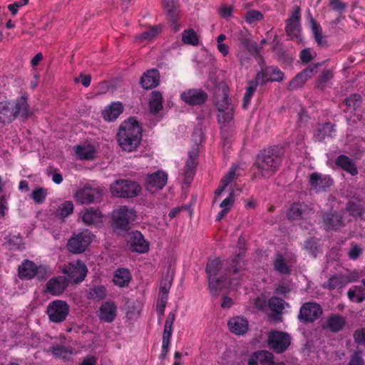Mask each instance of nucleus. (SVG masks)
<instances>
[{
	"mask_svg": "<svg viewBox=\"0 0 365 365\" xmlns=\"http://www.w3.org/2000/svg\"><path fill=\"white\" fill-rule=\"evenodd\" d=\"M245 263L243 256L236 255L227 268L223 271V262L220 258L210 259L206 266V273L209 279V288L212 295H217L218 291L225 287V282L229 281L230 287H235L238 282L235 281L245 273Z\"/></svg>",
	"mask_w": 365,
	"mask_h": 365,
	"instance_id": "f257e3e1",
	"label": "nucleus"
},
{
	"mask_svg": "<svg viewBox=\"0 0 365 365\" xmlns=\"http://www.w3.org/2000/svg\"><path fill=\"white\" fill-rule=\"evenodd\" d=\"M142 139V128L134 118L125 120L120 126L117 133L119 146L125 151L135 150Z\"/></svg>",
	"mask_w": 365,
	"mask_h": 365,
	"instance_id": "f03ea898",
	"label": "nucleus"
},
{
	"mask_svg": "<svg viewBox=\"0 0 365 365\" xmlns=\"http://www.w3.org/2000/svg\"><path fill=\"white\" fill-rule=\"evenodd\" d=\"M282 154V148L278 146L264 150L257 155L255 163L257 169L256 173L263 178L272 176L281 164Z\"/></svg>",
	"mask_w": 365,
	"mask_h": 365,
	"instance_id": "7ed1b4c3",
	"label": "nucleus"
},
{
	"mask_svg": "<svg viewBox=\"0 0 365 365\" xmlns=\"http://www.w3.org/2000/svg\"><path fill=\"white\" fill-rule=\"evenodd\" d=\"M18 115L23 117L29 115L27 98L21 96L16 102L9 101H0V123L3 124L11 123Z\"/></svg>",
	"mask_w": 365,
	"mask_h": 365,
	"instance_id": "20e7f679",
	"label": "nucleus"
},
{
	"mask_svg": "<svg viewBox=\"0 0 365 365\" xmlns=\"http://www.w3.org/2000/svg\"><path fill=\"white\" fill-rule=\"evenodd\" d=\"M136 212L127 206H120L112 213L113 228L115 232L127 230L131 222L136 219Z\"/></svg>",
	"mask_w": 365,
	"mask_h": 365,
	"instance_id": "39448f33",
	"label": "nucleus"
},
{
	"mask_svg": "<svg viewBox=\"0 0 365 365\" xmlns=\"http://www.w3.org/2000/svg\"><path fill=\"white\" fill-rule=\"evenodd\" d=\"M110 190L114 196L132 198L140 192L141 187L138 182L132 180H117L111 184Z\"/></svg>",
	"mask_w": 365,
	"mask_h": 365,
	"instance_id": "423d86ee",
	"label": "nucleus"
},
{
	"mask_svg": "<svg viewBox=\"0 0 365 365\" xmlns=\"http://www.w3.org/2000/svg\"><path fill=\"white\" fill-rule=\"evenodd\" d=\"M70 312V307L66 302L56 299L50 302L46 309L49 320L53 323L64 322Z\"/></svg>",
	"mask_w": 365,
	"mask_h": 365,
	"instance_id": "0eeeda50",
	"label": "nucleus"
},
{
	"mask_svg": "<svg viewBox=\"0 0 365 365\" xmlns=\"http://www.w3.org/2000/svg\"><path fill=\"white\" fill-rule=\"evenodd\" d=\"M291 341V336L287 333L273 331L268 336L267 345L274 352L282 354L290 346Z\"/></svg>",
	"mask_w": 365,
	"mask_h": 365,
	"instance_id": "6e6552de",
	"label": "nucleus"
},
{
	"mask_svg": "<svg viewBox=\"0 0 365 365\" xmlns=\"http://www.w3.org/2000/svg\"><path fill=\"white\" fill-rule=\"evenodd\" d=\"M94 235L88 230L74 235L68 242V250L74 254L82 253L92 242Z\"/></svg>",
	"mask_w": 365,
	"mask_h": 365,
	"instance_id": "1a4fd4ad",
	"label": "nucleus"
},
{
	"mask_svg": "<svg viewBox=\"0 0 365 365\" xmlns=\"http://www.w3.org/2000/svg\"><path fill=\"white\" fill-rule=\"evenodd\" d=\"M101 195L99 188L92 187L91 184L87 183L76 191L73 197L76 202L83 205L94 202L100 198Z\"/></svg>",
	"mask_w": 365,
	"mask_h": 365,
	"instance_id": "9d476101",
	"label": "nucleus"
},
{
	"mask_svg": "<svg viewBox=\"0 0 365 365\" xmlns=\"http://www.w3.org/2000/svg\"><path fill=\"white\" fill-rule=\"evenodd\" d=\"M301 11L299 7L294 8L292 16L287 20L286 25V32L291 39L296 41L298 43L302 42L301 36Z\"/></svg>",
	"mask_w": 365,
	"mask_h": 365,
	"instance_id": "9b49d317",
	"label": "nucleus"
},
{
	"mask_svg": "<svg viewBox=\"0 0 365 365\" xmlns=\"http://www.w3.org/2000/svg\"><path fill=\"white\" fill-rule=\"evenodd\" d=\"M87 272L86 264L79 260L71 262L63 269V272L67 275L68 280L73 283L83 281L87 274Z\"/></svg>",
	"mask_w": 365,
	"mask_h": 365,
	"instance_id": "f8f14e48",
	"label": "nucleus"
},
{
	"mask_svg": "<svg viewBox=\"0 0 365 365\" xmlns=\"http://www.w3.org/2000/svg\"><path fill=\"white\" fill-rule=\"evenodd\" d=\"M162 5L166 11L168 20L171 24L175 31H178L180 29L179 24L180 18V4L177 0H162Z\"/></svg>",
	"mask_w": 365,
	"mask_h": 365,
	"instance_id": "ddd939ff",
	"label": "nucleus"
},
{
	"mask_svg": "<svg viewBox=\"0 0 365 365\" xmlns=\"http://www.w3.org/2000/svg\"><path fill=\"white\" fill-rule=\"evenodd\" d=\"M322 314L321 306L317 303L307 302L300 308L299 319L304 322H312Z\"/></svg>",
	"mask_w": 365,
	"mask_h": 365,
	"instance_id": "4468645a",
	"label": "nucleus"
},
{
	"mask_svg": "<svg viewBox=\"0 0 365 365\" xmlns=\"http://www.w3.org/2000/svg\"><path fill=\"white\" fill-rule=\"evenodd\" d=\"M168 180V175L161 170L148 175L145 180V188L150 192H157L164 187Z\"/></svg>",
	"mask_w": 365,
	"mask_h": 365,
	"instance_id": "2eb2a0df",
	"label": "nucleus"
},
{
	"mask_svg": "<svg viewBox=\"0 0 365 365\" xmlns=\"http://www.w3.org/2000/svg\"><path fill=\"white\" fill-rule=\"evenodd\" d=\"M128 244L133 252L146 253L149 250V243L139 231H133L128 234Z\"/></svg>",
	"mask_w": 365,
	"mask_h": 365,
	"instance_id": "dca6fc26",
	"label": "nucleus"
},
{
	"mask_svg": "<svg viewBox=\"0 0 365 365\" xmlns=\"http://www.w3.org/2000/svg\"><path fill=\"white\" fill-rule=\"evenodd\" d=\"M284 73L279 68L275 66H270L258 72L256 79L260 84H263L267 82H280L284 79Z\"/></svg>",
	"mask_w": 365,
	"mask_h": 365,
	"instance_id": "f3484780",
	"label": "nucleus"
},
{
	"mask_svg": "<svg viewBox=\"0 0 365 365\" xmlns=\"http://www.w3.org/2000/svg\"><path fill=\"white\" fill-rule=\"evenodd\" d=\"M207 98V93L202 89L191 88L180 94L181 100L191 106L200 105L205 102Z\"/></svg>",
	"mask_w": 365,
	"mask_h": 365,
	"instance_id": "a211bd4d",
	"label": "nucleus"
},
{
	"mask_svg": "<svg viewBox=\"0 0 365 365\" xmlns=\"http://www.w3.org/2000/svg\"><path fill=\"white\" fill-rule=\"evenodd\" d=\"M217 107L218 110V121L220 123L225 124L232 119L234 112L233 107L229 103L227 96H223L222 100L217 103Z\"/></svg>",
	"mask_w": 365,
	"mask_h": 365,
	"instance_id": "6ab92c4d",
	"label": "nucleus"
},
{
	"mask_svg": "<svg viewBox=\"0 0 365 365\" xmlns=\"http://www.w3.org/2000/svg\"><path fill=\"white\" fill-rule=\"evenodd\" d=\"M318 65H314L303 70L298 73L287 85V89L295 90L302 87L305 82L310 78L313 73L317 71Z\"/></svg>",
	"mask_w": 365,
	"mask_h": 365,
	"instance_id": "aec40b11",
	"label": "nucleus"
},
{
	"mask_svg": "<svg viewBox=\"0 0 365 365\" xmlns=\"http://www.w3.org/2000/svg\"><path fill=\"white\" fill-rule=\"evenodd\" d=\"M230 331L235 335H243L249 329V322L244 317L237 316L230 318L227 322Z\"/></svg>",
	"mask_w": 365,
	"mask_h": 365,
	"instance_id": "412c9836",
	"label": "nucleus"
},
{
	"mask_svg": "<svg viewBox=\"0 0 365 365\" xmlns=\"http://www.w3.org/2000/svg\"><path fill=\"white\" fill-rule=\"evenodd\" d=\"M309 184L317 192H321L332 185V180L329 175L313 173L309 176Z\"/></svg>",
	"mask_w": 365,
	"mask_h": 365,
	"instance_id": "4be33fe9",
	"label": "nucleus"
},
{
	"mask_svg": "<svg viewBox=\"0 0 365 365\" xmlns=\"http://www.w3.org/2000/svg\"><path fill=\"white\" fill-rule=\"evenodd\" d=\"M116 315L117 306L113 302H105L99 308L98 317L101 321L111 323L115 320Z\"/></svg>",
	"mask_w": 365,
	"mask_h": 365,
	"instance_id": "5701e85b",
	"label": "nucleus"
},
{
	"mask_svg": "<svg viewBox=\"0 0 365 365\" xmlns=\"http://www.w3.org/2000/svg\"><path fill=\"white\" fill-rule=\"evenodd\" d=\"M68 285V280L65 277L59 276L51 278L46 284L47 292L54 296L60 295L63 292Z\"/></svg>",
	"mask_w": 365,
	"mask_h": 365,
	"instance_id": "b1692460",
	"label": "nucleus"
},
{
	"mask_svg": "<svg viewBox=\"0 0 365 365\" xmlns=\"http://www.w3.org/2000/svg\"><path fill=\"white\" fill-rule=\"evenodd\" d=\"M197 150H192L189 153L188 158L183 172V175L185 177L183 180L184 183H190L193 179L197 163Z\"/></svg>",
	"mask_w": 365,
	"mask_h": 365,
	"instance_id": "393cba45",
	"label": "nucleus"
},
{
	"mask_svg": "<svg viewBox=\"0 0 365 365\" xmlns=\"http://www.w3.org/2000/svg\"><path fill=\"white\" fill-rule=\"evenodd\" d=\"M357 277H354L352 274L346 275H334L331 277L324 287L329 289H340L345 287L347 284L355 281Z\"/></svg>",
	"mask_w": 365,
	"mask_h": 365,
	"instance_id": "a878e982",
	"label": "nucleus"
},
{
	"mask_svg": "<svg viewBox=\"0 0 365 365\" xmlns=\"http://www.w3.org/2000/svg\"><path fill=\"white\" fill-rule=\"evenodd\" d=\"M38 269L34 262L26 259L19 267V277L21 279H31L37 274Z\"/></svg>",
	"mask_w": 365,
	"mask_h": 365,
	"instance_id": "bb28decb",
	"label": "nucleus"
},
{
	"mask_svg": "<svg viewBox=\"0 0 365 365\" xmlns=\"http://www.w3.org/2000/svg\"><path fill=\"white\" fill-rule=\"evenodd\" d=\"M160 81V73L156 69H150L144 73L140 78V84L144 89L156 87Z\"/></svg>",
	"mask_w": 365,
	"mask_h": 365,
	"instance_id": "cd10ccee",
	"label": "nucleus"
},
{
	"mask_svg": "<svg viewBox=\"0 0 365 365\" xmlns=\"http://www.w3.org/2000/svg\"><path fill=\"white\" fill-rule=\"evenodd\" d=\"M74 151L81 160H91L93 159L96 153V148L94 145L83 143L82 144L76 145Z\"/></svg>",
	"mask_w": 365,
	"mask_h": 365,
	"instance_id": "c85d7f7f",
	"label": "nucleus"
},
{
	"mask_svg": "<svg viewBox=\"0 0 365 365\" xmlns=\"http://www.w3.org/2000/svg\"><path fill=\"white\" fill-rule=\"evenodd\" d=\"M81 217L86 225H98L102 221L101 212L98 209H86L81 212Z\"/></svg>",
	"mask_w": 365,
	"mask_h": 365,
	"instance_id": "c756f323",
	"label": "nucleus"
},
{
	"mask_svg": "<svg viewBox=\"0 0 365 365\" xmlns=\"http://www.w3.org/2000/svg\"><path fill=\"white\" fill-rule=\"evenodd\" d=\"M123 110V106L121 103L113 102L105 108L102 112V115L106 121H114L122 113Z\"/></svg>",
	"mask_w": 365,
	"mask_h": 365,
	"instance_id": "7c9ffc66",
	"label": "nucleus"
},
{
	"mask_svg": "<svg viewBox=\"0 0 365 365\" xmlns=\"http://www.w3.org/2000/svg\"><path fill=\"white\" fill-rule=\"evenodd\" d=\"M346 324V319L344 317L334 314L329 317L323 327L332 332H338L343 329Z\"/></svg>",
	"mask_w": 365,
	"mask_h": 365,
	"instance_id": "2f4dec72",
	"label": "nucleus"
},
{
	"mask_svg": "<svg viewBox=\"0 0 365 365\" xmlns=\"http://www.w3.org/2000/svg\"><path fill=\"white\" fill-rule=\"evenodd\" d=\"M274 356L267 351H260L252 355L248 361V365H269Z\"/></svg>",
	"mask_w": 365,
	"mask_h": 365,
	"instance_id": "473e14b6",
	"label": "nucleus"
},
{
	"mask_svg": "<svg viewBox=\"0 0 365 365\" xmlns=\"http://www.w3.org/2000/svg\"><path fill=\"white\" fill-rule=\"evenodd\" d=\"M335 163L339 168L349 173L351 175H356L358 173V170L354 162L345 155H339L336 158Z\"/></svg>",
	"mask_w": 365,
	"mask_h": 365,
	"instance_id": "72a5a7b5",
	"label": "nucleus"
},
{
	"mask_svg": "<svg viewBox=\"0 0 365 365\" xmlns=\"http://www.w3.org/2000/svg\"><path fill=\"white\" fill-rule=\"evenodd\" d=\"M163 30V26L161 24H158L154 26L142 34L137 35L135 38L136 42L138 43H147L153 40L159 34L161 33Z\"/></svg>",
	"mask_w": 365,
	"mask_h": 365,
	"instance_id": "f704fd0d",
	"label": "nucleus"
},
{
	"mask_svg": "<svg viewBox=\"0 0 365 365\" xmlns=\"http://www.w3.org/2000/svg\"><path fill=\"white\" fill-rule=\"evenodd\" d=\"M335 125L330 123H326L319 126L314 137L317 140L322 141L332 138L335 135Z\"/></svg>",
	"mask_w": 365,
	"mask_h": 365,
	"instance_id": "c9c22d12",
	"label": "nucleus"
},
{
	"mask_svg": "<svg viewBox=\"0 0 365 365\" xmlns=\"http://www.w3.org/2000/svg\"><path fill=\"white\" fill-rule=\"evenodd\" d=\"M131 279V275L128 269L125 268L118 269L113 276V283L120 287H127Z\"/></svg>",
	"mask_w": 365,
	"mask_h": 365,
	"instance_id": "e433bc0d",
	"label": "nucleus"
},
{
	"mask_svg": "<svg viewBox=\"0 0 365 365\" xmlns=\"http://www.w3.org/2000/svg\"><path fill=\"white\" fill-rule=\"evenodd\" d=\"M309 210L306 205L294 203L288 210L287 217L291 220H299L306 215Z\"/></svg>",
	"mask_w": 365,
	"mask_h": 365,
	"instance_id": "4c0bfd02",
	"label": "nucleus"
},
{
	"mask_svg": "<svg viewBox=\"0 0 365 365\" xmlns=\"http://www.w3.org/2000/svg\"><path fill=\"white\" fill-rule=\"evenodd\" d=\"M235 172L236 168L232 167L230 168L227 173L222 178L217 189L215 192L216 197H220L225 188L235 179Z\"/></svg>",
	"mask_w": 365,
	"mask_h": 365,
	"instance_id": "58836bf2",
	"label": "nucleus"
},
{
	"mask_svg": "<svg viewBox=\"0 0 365 365\" xmlns=\"http://www.w3.org/2000/svg\"><path fill=\"white\" fill-rule=\"evenodd\" d=\"M234 192V190H232L229 195L220 203V207L222 210L217 216V220H222L231 210L235 202Z\"/></svg>",
	"mask_w": 365,
	"mask_h": 365,
	"instance_id": "ea45409f",
	"label": "nucleus"
},
{
	"mask_svg": "<svg viewBox=\"0 0 365 365\" xmlns=\"http://www.w3.org/2000/svg\"><path fill=\"white\" fill-rule=\"evenodd\" d=\"M73 203L71 201L66 200L58 206L55 212V215L63 220L73 212Z\"/></svg>",
	"mask_w": 365,
	"mask_h": 365,
	"instance_id": "a19ab883",
	"label": "nucleus"
},
{
	"mask_svg": "<svg viewBox=\"0 0 365 365\" xmlns=\"http://www.w3.org/2000/svg\"><path fill=\"white\" fill-rule=\"evenodd\" d=\"M182 41L185 44L197 46L199 45V36L192 29H185L182 33Z\"/></svg>",
	"mask_w": 365,
	"mask_h": 365,
	"instance_id": "79ce46f5",
	"label": "nucleus"
},
{
	"mask_svg": "<svg viewBox=\"0 0 365 365\" xmlns=\"http://www.w3.org/2000/svg\"><path fill=\"white\" fill-rule=\"evenodd\" d=\"M324 223L327 230H337L342 225L341 217L336 213L327 214Z\"/></svg>",
	"mask_w": 365,
	"mask_h": 365,
	"instance_id": "37998d69",
	"label": "nucleus"
},
{
	"mask_svg": "<svg viewBox=\"0 0 365 365\" xmlns=\"http://www.w3.org/2000/svg\"><path fill=\"white\" fill-rule=\"evenodd\" d=\"M52 354L57 358L67 359L75 354L70 346H56L52 348Z\"/></svg>",
	"mask_w": 365,
	"mask_h": 365,
	"instance_id": "c03bdc74",
	"label": "nucleus"
},
{
	"mask_svg": "<svg viewBox=\"0 0 365 365\" xmlns=\"http://www.w3.org/2000/svg\"><path fill=\"white\" fill-rule=\"evenodd\" d=\"M163 108L162 95L157 91H153L150 100V109L153 113H158Z\"/></svg>",
	"mask_w": 365,
	"mask_h": 365,
	"instance_id": "a18cd8bd",
	"label": "nucleus"
},
{
	"mask_svg": "<svg viewBox=\"0 0 365 365\" xmlns=\"http://www.w3.org/2000/svg\"><path fill=\"white\" fill-rule=\"evenodd\" d=\"M260 83L258 82V81L255 78V81H248V86L246 89V92L245 93L244 98H243V107L246 108L251 101V98L255 92L257 87L258 84Z\"/></svg>",
	"mask_w": 365,
	"mask_h": 365,
	"instance_id": "49530a36",
	"label": "nucleus"
},
{
	"mask_svg": "<svg viewBox=\"0 0 365 365\" xmlns=\"http://www.w3.org/2000/svg\"><path fill=\"white\" fill-rule=\"evenodd\" d=\"M268 304L269 309L276 313H281L287 305L282 299L274 297L269 299Z\"/></svg>",
	"mask_w": 365,
	"mask_h": 365,
	"instance_id": "de8ad7c7",
	"label": "nucleus"
},
{
	"mask_svg": "<svg viewBox=\"0 0 365 365\" xmlns=\"http://www.w3.org/2000/svg\"><path fill=\"white\" fill-rule=\"evenodd\" d=\"M106 296V289L104 286L98 285L90 289L88 298L92 299H103Z\"/></svg>",
	"mask_w": 365,
	"mask_h": 365,
	"instance_id": "09e8293b",
	"label": "nucleus"
},
{
	"mask_svg": "<svg viewBox=\"0 0 365 365\" xmlns=\"http://www.w3.org/2000/svg\"><path fill=\"white\" fill-rule=\"evenodd\" d=\"M172 334H173V328H170L168 327H164L163 334L162 352L165 355L168 351Z\"/></svg>",
	"mask_w": 365,
	"mask_h": 365,
	"instance_id": "8fccbe9b",
	"label": "nucleus"
},
{
	"mask_svg": "<svg viewBox=\"0 0 365 365\" xmlns=\"http://www.w3.org/2000/svg\"><path fill=\"white\" fill-rule=\"evenodd\" d=\"M348 297L352 302L361 303L364 299L365 296L361 289L359 287L350 289L347 293Z\"/></svg>",
	"mask_w": 365,
	"mask_h": 365,
	"instance_id": "3c124183",
	"label": "nucleus"
},
{
	"mask_svg": "<svg viewBox=\"0 0 365 365\" xmlns=\"http://www.w3.org/2000/svg\"><path fill=\"white\" fill-rule=\"evenodd\" d=\"M47 196V190L43 187H39L32 192L31 197L34 201L37 204H42Z\"/></svg>",
	"mask_w": 365,
	"mask_h": 365,
	"instance_id": "603ef678",
	"label": "nucleus"
},
{
	"mask_svg": "<svg viewBox=\"0 0 365 365\" xmlns=\"http://www.w3.org/2000/svg\"><path fill=\"white\" fill-rule=\"evenodd\" d=\"M274 269L281 274L289 273V269L286 264L282 256L278 255L274 262Z\"/></svg>",
	"mask_w": 365,
	"mask_h": 365,
	"instance_id": "864d4df0",
	"label": "nucleus"
},
{
	"mask_svg": "<svg viewBox=\"0 0 365 365\" xmlns=\"http://www.w3.org/2000/svg\"><path fill=\"white\" fill-rule=\"evenodd\" d=\"M312 31L317 43L322 45L324 41L322 34V28L319 24L313 20L312 21Z\"/></svg>",
	"mask_w": 365,
	"mask_h": 365,
	"instance_id": "5fc2aeb1",
	"label": "nucleus"
},
{
	"mask_svg": "<svg viewBox=\"0 0 365 365\" xmlns=\"http://www.w3.org/2000/svg\"><path fill=\"white\" fill-rule=\"evenodd\" d=\"M245 21L248 24H252L256 21L262 19V14L260 11L256 10H250L245 14Z\"/></svg>",
	"mask_w": 365,
	"mask_h": 365,
	"instance_id": "6e6d98bb",
	"label": "nucleus"
},
{
	"mask_svg": "<svg viewBox=\"0 0 365 365\" xmlns=\"http://www.w3.org/2000/svg\"><path fill=\"white\" fill-rule=\"evenodd\" d=\"M168 299V297L159 295L157 302V312L160 317L164 315Z\"/></svg>",
	"mask_w": 365,
	"mask_h": 365,
	"instance_id": "4d7b16f0",
	"label": "nucleus"
},
{
	"mask_svg": "<svg viewBox=\"0 0 365 365\" xmlns=\"http://www.w3.org/2000/svg\"><path fill=\"white\" fill-rule=\"evenodd\" d=\"M305 249L313 256L316 257L318 252L317 242L314 239H310L305 243Z\"/></svg>",
	"mask_w": 365,
	"mask_h": 365,
	"instance_id": "13d9d810",
	"label": "nucleus"
},
{
	"mask_svg": "<svg viewBox=\"0 0 365 365\" xmlns=\"http://www.w3.org/2000/svg\"><path fill=\"white\" fill-rule=\"evenodd\" d=\"M171 287V281L169 279L162 280L160 286L159 295L168 297Z\"/></svg>",
	"mask_w": 365,
	"mask_h": 365,
	"instance_id": "bf43d9fd",
	"label": "nucleus"
},
{
	"mask_svg": "<svg viewBox=\"0 0 365 365\" xmlns=\"http://www.w3.org/2000/svg\"><path fill=\"white\" fill-rule=\"evenodd\" d=\"M315 52L312 51L310 48L303 49L300 54V58L302 62H309L315 56Z\"/></svg>",
	"mask_w": 365,
	"mask_h": 365,
	"instance_id": "052dcab7",
	"label": "nucleus"
},
{
	"mask_svg": "<svg viewBox=\"0 0 365 365\" xmlns=\"http://www.w3.org/2000/svg\"><path fill=\"white\" fill-rule=\"evenodd\" d=\"M362 253V249L356 244H352L349 252V257L351 259H356Z\"/></svg>",
	"mask_w": 365,
	"mask_h": 365,
	"instance_id": "680f3d73",
	"label": "nucleus"
},
{
	"mask_svg": "<svg viewBox=\"0 0 365 365\" xmlns=\"http://www.w3.org/2000/svg\"><path fill=\"white\" fill-rule=\"evenodd\" d=\"M354 341L361 344H365V328H361L355 331L354 334Z\"/></svg>",
	"mask_w": 365,
	"mask_h": 365,
	"instance_id": "e2e57ef3",
	"label": "nucleus"
},
{
	"mask_svg": "<svg viewBox=\"0 0 365 365\" xmlns=\"http://www.w3.org/2000/svg\"><path fill=\"white\" fill-rule=\"evenodd\" d=\"M233 7L228 5H222L218 9L219 14L225 19H227L232 16Z\"/></svg>",
	"mask_w": 365,
	"mask_h": 365,
	"instance_id": "0e129e2a",
	"label": "nucleus"
},
{
	"mask_svg": "<svg viewBox=\"0 0 365 365\" xmlns=\"http://www.w3.org/2000/svg\"><path fill=\"white\" fill-rule=\"evenodd\" d=\"M346 210L348 212L354 217H357L361 214V209L360 206L358 205H354L351 202H349L346 207Z\"/></svg>",
	"mask_w": 365,
	"mask_h": 365,
	"instance_id": "69168bd1",
	"label": "nucleus"
},
{
	"mask_svg": "<svg viewBox=\"0 0 365 365\" xmlns=\"http://www.w3.org/2000/svg\"><path fill=\"white\" fill-rule=\"evenodd\" d=\"M364 361L361 357V352H355L351 359L349 365H363Z\"/></svg>",
	"mask_w": 365,
	"mask_h": 365,
	"instance_id": "338daca9",
	"label": "nucleus"
},
{
	"mask_svg": "<svg viewBox=\"0 0 365 365\" xmlns=\"http://www.w3.org/2000/svg\"><path fill=\"white\" fill-rule=\"evenodd\" d=\"M96 358L93 356L86 357L84 359L81 365H96Z\"/></svg>",
	"mask_w": 365,
	"mask_h": 365,
	"instance_id": "774afa93",
	"label": "nucleus"
}]
</instances>
